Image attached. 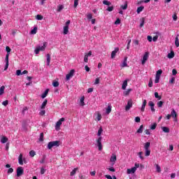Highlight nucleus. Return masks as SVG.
Wrapping results in <instances>:
<instances>
[{"mask_svg": "<svg viewBox=\"0 0 179 179\" xmlns=\"http://www.w3.org/2000/svg\"><path fill=\"white\" fill-rule=\"evenodd\" d=\"M101 134H103V127L99 129L97 132V136H99V138L96 140V145L98 148V150L100 152L103 150V145L101 144V139H103V138L101 137Z\"/></svg>", "mask_w": 179, "mask_h": 179, "instance_id": "1", "label": "nucleus"}, {"mask_svg": "<svg viewBox=\"0 0 179 179\" xmlns=\"http://www.w3.org/2000/svg\"><path fill=\"white\" fill-rule=\"evenodd\" d=\"M6 51L7 52V54L5 58L6 66L4 68V71H6L8 68H9V55L10 54V51H11L10 48H9V46H6Z\"/></svg>", "mask_w": 179, "mask_h": 179, "instance_id": "2", "label": "nucleus"}, {"mask_svg": "<svg viewBox=\"0 0 179 179\" xmlns=\"http://www.w3.org/2000/svg\"><path fill=\"white\" fill-rule=\"evenodd\" d=\"M61 145V142L59 141H50L48 143V149L51 150L52 148H58Z\"/></svg>", "mask_w": 179, "mask_h": 179, "instance_id": "3", "label": "nucleus"}, {"mask_svg": "<svg viewBox=\"0 0 179 179\" xmlns=\"http://www.w3.org/2000/svg\"><path fill=\"white\" fill-rule=\"evenodd\" d=\"M48 45V43L47 42H44L42 46L38 45L34 50L35 54L36 55L38 54L40 51H45V48H47Z\"/></svg>", "mask_w": 179, "mask_h": 179, "instance_id": "4", "label": "nucleus"}, {"mask_svg": "<svg viewBox=\"0 0 179 179\" xmlns=\"http://www.w3.org/2000/svg\"><path fill=\"white\" fill-rule=\"evenodd\" d=\"M64 121H65V118L62 117L59 120V121L56 122V124H55L56 131H59L61 129V125H62V122H64Z\"/></svg>", "mask_w": 179, "mask_h": 179, "instance_id": "5", "label": "nucleus"}, {"mask_svg": "<svg viewBox=\"0 0 179 179\" xmlns=\"http://www.w3.org/2000/svg\"><path fill=\"white\" fill-rule=\"evenodd\" d=\"M150 148V143L147 142L144 143V149L145 150V156H150V150L149 149Z\"/></svg>", "mask_w": 179, "mask_h": 179, "instance_id": "6", "label": "nucleus"}, {"mask_svg": "<svg viewBox=\"0 0 179 179\" xmlns=\"http://www.w3.org/2000/svg\"><path fill=\"white\" fill-rule=\"evenodd\" d=\"M69 24H71V20L66 21L65 26L63 28L64 34H68V33H69Z\"/></svg>", "mask_w": 179, "mask_h": 179, "instance_id": "7", "label": "nucleus"}, {"mask_svg": "<svg viewBox=\"0 0 179 179\" xmlns=\"http://www.w3.org/2000/svg\"><path fill=\"white\" fill-rule=\"evenodd\" d=\"M149 59V52H145V54L143 56V59L141 60L142 65H145L146 64V61Z\"/></svg>", "mask_w": 179, "mask_h": 179, "instance_id": "8", "label": "nucleus"}, {"mask_svg": "<svg viewBox=\"0 0 179 179\" xmlns=\"http://www.w3.org/2000/svg\"><path fill=\"white\" fill-rule=\"evenodd\" d=\"M162 73H163V71H162V69L157 71L155 81V83H159V80H160V76H162Z\"/></svg>", "mask_w": 179, "mask_h": 179, "instance_id": "9", "label": "nucleus"}, {"mask_svg": "<svg viewBox=\"0 0 179 179\" xmlns=\"http://www.w3.org/2000/svg\"><path fill=\"white\" fill-rule=\"evenodd\" d=\"M133 104H134V102L132 101V99H129L127 101V105L124 108L126 111H129V110L132 108Z\"/></svg>", "mask_w": 179, "mask_h": 179, "instance_id": "10", "label": "nucleus"}, {"mask_svg": "<svg viewBox=\"0 0 179 179\" xmlns=\"http://www.w3.org/2000/svg\"><path fill=\"white\" fill-rule=\"evenodd\" d=\"M170 115L172 118H173V121H175V122H177L178 121V120L177 119V112H176V110L172 109Z\"/></svg>", "mask_w": 179, "mask_h": 179, "instance_id": "11", "label": "nucleus"}, {"mask_svg": "<svg viewBox=\"0 0 179 179\" xmlns=\"http://www.w3.org/2000/svg\"><path fill=\"white\" fill-rule=\"evenodd\" d=\"M24 173V171L23 170V167L19 166L17 168V177H20L21 176H23Z\"/></svg>", "mask_w": 179, "mask_h": 179, "instance_id": "12", "label": "nucleus"}, {"mask_svg": "<svg viewBox=\"0 0 179 179\" xmlns=\"http://www.w3.org/2000/svg\"><path fill=\"white\" fill-rule=\"evenodd\" d=\"M73 75H75V70L72 69L70 71V72L66 76V80H70L71 78L73 77Z\"/></svg>", "mask_w": 179, "mask_h": 179, "instance_id": "13", "label": "nucleus"}, {"mask_svg": "<svg viewBox=\"0 0 179 179\" xmlns=\"http://www.w3.org/2000/svg\"><path fill=\"white\" fill-rule=\"evenodd\" d=\"M89 57H92V51H90L89 53H85L84 56V62H89Z\"/></svg>", "mask_w": 179, "mask_h": 179, "instance_id": "14", "label": "nucleus"}, {"mask_svg": "<svg viewBox=\"0 0 179 179\" xmlns=\"http://www.w3.org/2000/svg\"><path fill=\"white\" fill-rule=\"evenodd\" d=\"M146 104H148V101H146V99H143V104L140 108L141 113H144L145 112V108L146 107Z\"/></svg>", "mask_w": 179, "mask_h": 179, "instance_id": "15", "label": "nucleus"}, {"mask_svg": "<svg viewBox=\"0 0 179 179\" xmlns=\"http://www.w3.org/2000/svg\"><path fill=\"white\" fill-rule=\"evenodd\" d=\"M18 163L21 166H23V163H24L26 164V163H27V160H26V158H24V157H19Z\"/></svg>", "mask_w": 179, "mask_h": 179, "instance_id": "16", "label": "nucleus"}, {"mask_svg": "<svg viewBox=\"0 0 179 179\" xmlns=\"http://www.w3.org/2000/svg\"><path fill=\"white\" fill-rule=\"evenodd\" d=\"M8 141H9V139L8 138V137H6L5 136H1L0 137L1 143H6V142H8Z\"/></svg>", "mask_w": 179, "mask_h": 179, "instance_id": "17", "label": "nucleus"}, {"mask_svg": "<svg viewBox=\"0 0 179 179\" xmlns=\"http://www.w3.org/2000/svg\"><path fill=\"white\" fill-rule=\"evenodd\" d=\"M127 61H128V57H124V61L120 64L121 68H125L128 66V64L127 63Z\"/></svg>", "mask_w": 179, "mask_h": 179, "instance_id": "18", "label": "nucleus"}, {"mask_svg": "<svg viewBox=\"0 0 179 179\" xmlns=\"http://www.w3.org/2000/svg\"><path fill=\"white\" fill-rule=\"evenodd\" d=\"M119 50L120 49L118 48H116L111 53V58H115V55H117V53Z\"/></svg>", "mask_w": 179, "mask_h": 179, "instance_id": "19", "label": "nucleus"}, {"mask_svg": "<svg viewBox=\"0 0 179 179\" xmlns=\"http://www.w3.org/2000/svg\"><path fill=\"white\" fill-rule=\"evenodd\" d=\"M136 171V168L132 167L131 169H128L127 173V174H134Z\"/></svg>", "mask_w": 179, "mask_h": 179, "instance_id": "20", "label": "nucleus"}, {"mask_svg": "<svg viewBox=\"0 0 179 179\" xmlns=\"http://www.w3.org/2000/svg\"><path fill=\"white\" fill-rule=\"evenodd\" d=\"M94 115H96V121H101V114H100V112H96Z\"/></svg>", "mask_w": 179, "mask_h": 179, "instance_id": "21", "label": "nucleus"}, {"mask_svg": "<svg viewBox=\"0 0 179 179\" xmlns=\"http://www.w3.org/2000/svg\"><path fill=\"white\" fill-rule=\"evenodd\" d=\"M127 86H128V80H125L122 85V90H125L127 89Z\"/></svg>", "mask_w": 179, "mask_h": 179, "instance_id": "22", "label": "nucleus"}, {"mask_svg": "<svg viewBox=\"0 0 179 179\" xmlns=\"http://www.w3.org/2000/svg\"><path fill=\"white\" fill-rule=\"evenodd\" d=\"M48 103V101L47 99H45V101L43 102L42 105L41 106V110H44V108H45V106H47Z\"/></svg>", "mask_w": 179, "mask_h": 179, "instance_id": "23", "label": "nucleus"}, {"mask_svg": "<svg viewBox=\"0 0 179 179\" xmlns=\"http://www.w3.org/2000/svg\"><path fill=\"white\" fill-rule=\"evenodd\" d=\"M162 129L163 132H165L166 134H169V132H170V129L167 127H162Z\"/></svg>", "mask_w": 179, "mask_h": 179, "instance_id": "24", "label": "nucleus"}, {"mask_svg": "<svg viewBox=\"0 0 179 179\" xmlns=\"http://www.w3.org/2000/svg\"><path fill=\"white\" fill-rule=\"evenodd\" d=\"M5 94V86L2 85L0 87V97L2 96V94Z\"/></svg>", "mask_w": 179, "mask_h": 179, "instance_id": "25", "label": "nucleus"}, {"mask_svg": "<svg viewBox=\"0 0 179 179\" xmlns=\"http://www.w3.org/2000/svg\"><path fill=\"white\" fill-rule=\"evenodd\" d=\"M46 62H47L48 66H50V62H51V56L50 55V54H48V55H47V60H46Z\"/></svg>", "mask_w": 179, "mask_h": 179, "instance_id": "26", "label": "nucleus"}, {"mask_svg": "<svg viewBox=\"0 0 179 179\" xmlns=\"http://www.w3.org/2000/svg\"><path fill=\"white\" fill-rule=\"evenodd\" d=\"M80 106H81V107H83V106H85V96H82L80 99Z\"/></svg>", "mask_w": 179, "mask_h": 179, "instance_id": "27", "label": "nucleus"}, {"mask_svg": "<svg viewBox=\"0 0 179 179\" xmlns=\"http://www.w3.org/2000/svg\"><path fill=\"white\" fill-rule=\"evenodd\" d=\"M167 58H169V59L174 58V51H171L170 53H169L167 55Z\"/></svg>", "mask_w": 179, "mask_h": 179, "instance_id": "28", "label": "nucleus"}, {"mask_svg": "<svg viewBox=\"0 0 179 179\" xmlns=\"http://www.w3.org/2000/svg\"><path fill=\"white\" fill-rule=\"evenodd\" d=\"M48 92H50L49 89L45 90V91L44 92V93L41 95V97L43 99H45V97H47V94H48Z\"/></svg>", "mask_w": 179, "mask_h": 179, "instance_id": "29", "label": "nucleus"}, {"mask_svg": "<svg viewBox=\"0 0 179 179\" xmlns=\"http://www.w3.org/2000/svg\"><path fill=\"white\" fill-rule=\"evenodd\" d=\"M120 8L123 10H127V9H128V3L125 2L124 5H122Z\"/></svg>", "mask_w": 179, "mask_h": 179, "instance_id": "30", "label": "nucleus"}, {"mask_svg": "<svg viewBox=\"0 0 179 179\" xmlns=\"http://www.w3.org/2000/svg\"><path fill=\"white\" fill-rule=\"evenodd\" d=\"M132 92V89H129L123 92L124 96H129V93Z\"/></svg>", "mask_w": 179, "mask_h": 179, "instance_id": "31", "label": "nucleus"}, {"mask_svg": "<svg viewBox=\"0 0 179 179\" xmlns=\"http://www.w3.org/2000/svg\"><path fill=\"white\" fill-rule=\"evenodd\" d=\"M110 162H112L111 165L114 166L115 164V162H117V157H111Z\"/></svg>", "mask_w": 179, "mask_h": 179, "instance_id": "32", "label": "nucleus"}, {"mask_svg": "<svg viewBox=\"0 0 179 179\" xmlns=\"http://www.w3.org/2000/svg\"><path fill=\"white\" fill-rule=\"evenodd\" d=\"M64 5L60 4V5L57 6V11L61 12V10H62V9H64Z\"/></svg>", "mask_w": 179, "mask_h": 179, "instance_id": "33", "label": "nucleus"}, {"mask_svg": "<svg viewBox=\"0 0 179 179\" xmlns=\"http://www.w3.org/2000/svg\"><path fill=\"white\" fill-rule=\"evenodd\" d=\"M143 132V125H141L137 130V134H142Z\"/></svg>", "mask_w": 179, "mask_h": 179, "instance_id": "34", "label": "nucleus"}, {"mask_svg": "<svg viewBox=\"0 0 179 179\" xmlns=\"http://www.w3.org/2000/svg\"><path fill=\"white\" fill-rule=\"evenodd\" d=\"M143 9H145V7L143 6H140L137 8V13L139 14L141 13V12H142V10H143Z\"/></svg>", "mask_w": 179, "mask_h": 179, "instance_id": "35", "label": "nucleus"}, {"mask_svg": "<svg viewBox=\"0 0 179 179\" xmlns=\"http://www.w3.org/2000/svg\"><path fill=\"white\" fill-rule=\"evenodd\" d=\"M78 170V168H75L70 173V176L72 177L76 174V171Z\"/></svg>", "mask_w": 179, "mask_h": 179, "instance_id": "36", "label": "nucleus"}, {"mask_svg": "<svg viewBox=\"0 0 179 179\" xmlns=\"http://www.w3.org/2000/svg\"><path fill=\"white\" fill-rule=\"evenodd\" d=\"M29 156H31V157H34V156H36V151L35 150H31L29 152Z\"/></svg>", "mask_w": 179, "mask_h": 179, "instance_id": "37", "label": "nucleus"}, {"mask_svg": "<svg viewBox=\"0 0 179 179\" xmlns=\"http://www.w3.org/2000/svg\"><path fill=\"white\" fill-rule=\"evenodd\" d=\"M37 33V27H34L32 30H31V34H36Z\"/></svg>", "mask_w": 179, "mask_h": 179, "instance_id": "38", "label": "nucleus"}, {"mask_svg": "<svg viewBox=\"0 0 179 179\" xmlns=\"http://www.w3.org/2000/svg\"><path fill=\"white\" fill-rule=\"evenodd\" d=\"M175 45L176 47H179V40H178V36H176L175 39Z\"/></svg>", "mask_w": 179, "mask_h": 179, "instance_id": "39", "label": "nucleus"}, {"mask_svg": "<svg viewBox=\"0 0 179 179\" xmlns=\"http://www.w3.org/2000/svg\"><path fill=\"white\" fill-rule=\"evenodd\" d=\"M156 127H157V123H154V124L150 125V129L154 130V129H156Z\"/></svg>", "mask_w": 179, "mask_h": 179, "instance_id": "40", "label": "nucleus"}, {"mask_svg": "<svg viewBox=\"0 0 179 179\" xmlns=\"http://www.w3.org/2000/svg\"><path fill=\"white\" fill-rule=\"evenodd\" d=\"M111 113V106H108V108H106V114H110Z\"/></svg>", "mask_w": 179, "mask_h": 179, "instance_id": "41", "label": "nucleus"}, {"mask_svg": "<svg viewBox=\"0 0 179 179\" xmlns=\"http://www.w3.org/2000/svg\"><path fill=\"white\" fill-rule=\"evenodd\" d=\"M52 85L54 86V87H58V86H59V83H58V81H54L52 83Z\"/></svg>", "mask_w": 179, "mask_h": 179, "instance_id": "42", "label": "nucleus"}, {"mask_svg": "<svg viewBox=\"0 0 179 179\" xmlns=\"http://www.w3.org/2000/svg\"><path fill=\"white\" fill-rule=\"evenodd\" d=\"M155 99H158V100H162V96H159V93L155 92Z\"/></svg>", "mask_w": 179, "mask_h": 179, "instance_id": "43", "label": "nucleus"}, {"mask_svg": "<svg viewBox=\"0 0 179 179\" xmlns=\"http://www.w3.org/2000/svg\"><path fill=\"white\" fill-rule=\"evenodd\" d=\"M39 141H40L41 142H43V141H44V133H41V134Z\"/></svg>", "mask_w": 179, "mask_h": 179, "instance_id": "44", "label": "nucleus"}, {"mask_svg": "<svg viewBox=\"0 0 179 179\" xmlns=\"http://www.w3.org/2000/svg\"><path fill=\"white\" fill-rule=\"evenodd\" d=\"M36 19L37 20H43V15H37L36 17Z\"/></svg>", "mask_w": 179, "mask_h": 179, "instance_id": "45", "label": "nucleus"}, {"mask_svg": "<svg viewBox=\"0 0 179 179\" xmlns=\"http://www.w3.org/2000/svg\"><path fill=\"white\" fill-rule=\"evenodd\" d=\"M92 17H93V15H92V13L87 14V19H88V20H92Z\"/></svg>", "mask_w": 179, "mask_h": 179, "instance_id": "46", "label": "nucleus"}, {"mask_svg": "<svg viewBox=\"0 0 179 179\" xmlns=\"http://www.w3.org/2000/svg\"><path fill=\"white\" fill-rule=\"evenodd\" d=\"M103 5H107L108 6H110V5H111V2L108 1H103Z\"/></svg>", "mask_w": 179, "mask_h": 179, "instance_id": "47", "label": "nucleus"}, {"mask_svg": "<svg viewBox=\"0 0 179 179\" xmlns=\"http://www.w3.org/2000/svg\"><path fill=\"white\" fill-rule=\"evenodd\" d=\"M155 166H156V167H157V173H160V171H162V169L160 168V166H159V164H156Z\"/></svg>", "mask_w": 179, "mask_h": 179, "instance_id": "48", "label": "nucleus"}, {"mask_svg": "<svg viewBox=\"0 0 179 179\" xmlns=\"http://www.w3.org/2000/svg\"><path fill=\"white\" fill-rule=\"evenodd\" d=\"M79 5V0H74V8H77V6Z\"/></svg>", "mask_w": 179, "mask_h": 179, "instance_id": "49", "label": "nucleus"}, {"mask_svg": "<svg viewBox=\"0 0 179 179\" xmlns=\"http://www.w3.org/2000/svg\"><path fill=\"white\" fill-rule=\"evenodd\" d=\"M163 101H158L157 102V106H158V107H159V108H162V107H163Z\"/></svg>", "mask_w": 179, "mask_h": 179, "instance_id": "50", "label": "nucleus"}, {"mask_svg": "<svg viewBox=\"0 0 179 179\" xmlns=\"http://www.w3.org/2000/svg\"><path fill=\"white\" fill-rule=\"evenodd\" d=\"M108 12H113L114 10V7L110 6L107 8Z\"/></svg>", "mask_w": 179, "mask_h": 179, "instance_id": "51", "label": "nucleus"}, {"mask_svg": "<svg viewBox=\"0 0 179 179\" xmlns=\"http://www.w3.org/2000/svg\"><path fill=\"white\" fill-rule=\"evenodd\" d=\"M99 83H100V78H97L95 79L94 85H99Z\"/></svg>", "mask_w": 179, "mask_h": 179, "instance_id": "52", "label": "nucleus"}, {"mask_svg": "<svg viewBox=\"0 0 179 179\" xmlns=\"http://www.w3.org/2000/svg\"><path fill=\"white\" fill-rule=\"evenodd\" d=\"M148 106H149L150 107H155V103H153V101H149V103H148Z\"/></svg>", "mask_w": 179, "mask_h": 179, "instance_id": "53", "label": "nucleus"}, {"mask_svg": "<svg viewBox=\"0 0 179 179\" xmlns=\"http://www.w3.org/2000/svg\"><path fill=\"white\" fill-rule=\"evenodd\" d=\"M16 75H17V76H20V75H22V71L17 70L16 71Z\"/></svg>", "mask_w": 179, "mask_h": 179, "instance_id": "54", "label": "nucleus"}, {"mask_svg": "<svg viewBox=\"0 0 179 179\" xmlns=\"http://www.w3.org/2000/svg\"><path fill=\"white\" fill-rule=\"evenodd\" d=\"M8 174H11V173H13V168H10L8 171Z\"/></svg>", "mask_w": 179, "mask_h": 179, "instance_id": "55", "label": "nucleus"}, {"mask_svg": "<svg viewBox=\"0 0 179 179\" xmlns=\"http://www.w3.org/2000/svg\"><path fill=\"white\" fill-rule=\"evenodd\" d=\"M9 101L8 100H6L2 102V105L6 106L8 104Z\"/></svg>", "mask_w": 179, "mask_h": 179, "instance_id": "56", "label": "nucleus"}, {"mask_svg": "<svg viewBox=\"0 0 179 179\" xmlns=\"http://www.w3.org/2000/svg\"><path fill=\"white\" fill-rule=\"evenodd\" d=\"M147 39L150 43H152V38L151 36H148Z\"/></svg>", "mask_w": 179, "mask_h": 179, "instance_id": "57", "label": "nucleus"}, {"mask_svg": "<svg viewBox=\"0 0 179 179\" xmlns=\"http://www.w3.org/2000/svg\"><path fill=\"white\" fill-rule=\"evenodd\" d=\"M121 23V20H120L119 18L116 20V21L115 22V24H120Z\"/></svg>", "mask_w": 179, "mask_h": 179, "instance_id": "58", "label": "nucleus"}, {"mask_svg": "<svg viewBox=\"0 0 179 179\" xmlns=\"http://www.w3.org/2000/svg\"><path fill=\"white\" fill-rule=\"evenodd\" d=\"M45 114V110H42L39 113V115H44Z\"/></svg>", "mask_w": 179, "mask_h": 179, "instance_id": "59", "label": "nucleus"}, {"mask_svg": "<svg viewBox=\"0 0 179 179\" xmlns=\"http://www.w3.org/2000/svg\"><path fill=\"white\" fill-rule=\"evenodd\" d=\"M173 19L175 22H176L177 19H178V17H177V15L174 14L173 15Z\"/></svg>", "mask_w": 179, "mask_h": 179, "instance_id": "60", "label": "nucleus"}, {"mask_svg": "<svg viewBox=\"0 0 179 179\" xmlns=\"http://www.w3.org/2000/svg\"><path fill=\"white\" fill-rule=\"evenodd\" d=\"M135 121H136V122H141V117H136Z\"/></svg>", "mask_w": 179, "mask_h": 179, "instance_id": "61", "label": "nucleus"}, {"mask_svg": "<svg viewBox=\"0 0 179 179\" xmlns=\"http://www.w3.org/2000/svg\"><path fill=\"white\" fill-rule=\"evenodd\" d=\"M157 38H159V36H155L152 38V41H157Z\"/></svg>", "mask_w": 179, "mask_h": 179, "instance_id": "62", "label": "nucleus"}, {"mask_svg": "<svg viewBox=\"0 0 179 179\" xmlns=\"http://www.w3.org/2000/svg\"><path fill=\"white\" fill-rule=\"evenodd\" d=\"M41 164H44V163H47V162L45 161V158H43L41 161H40Z\"/></svg>", "mask_w": 179, "mask_h": 179, "instance_id": "63", "label": "nucleus"}, {"mask_svg": "<svg viewBox=\"0 0 179 179\" xmlns=\"http://www.w3.org/2000/svg\"><path fill=\"white\" fill-rule=\"evenodd\" d=\"M176 80V78H172L170 80H169V83H174V81Z\"/></svg>", "mask_w": 179, "mask_h": 179, "instance_id": "64", "label": "nucleus"}]
</instances>
